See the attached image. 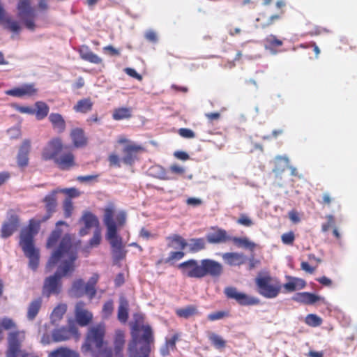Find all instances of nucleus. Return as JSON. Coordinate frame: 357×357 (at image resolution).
<instances>
[{
    "label": "nucleus",
    "instance_id": "obj_63",
    "mask_svg": "<svg viewBox=\"0 0 357 357\" xmlns=\"http://www.w3.org/2000/svg\"><path fill=\"white\" fill-rule=\"evenodd\" d=\"M169 171L172 173H174V174H178V175H182L185 172V168H183V167L177 165V164L172 165L169 167Z\"/></svg>",
    "mask_w": 357,
    "mask_h": 357
},
{
    "label": "nucleus",
    "instance_id": "obj_9",
    "mask_svg": "<svg viewBox=\"0 0 357 357\" xmlns=\"http://www.w3.org/2000/svg\"><path fill=\"white\" fill-rule=\"evenodd\" d=\"M224 294L227 298L235 300L241 306L257 305L260 303V300L257 297L238 291L234 287H225Z\"/></svg>",
    "mask_w": 357,
    "mask_h": 357
},
{
    "label": "nucleus",
    "instance_id": "obj_49",
    "mask_svg": "<svg viewBox=\"0 0 357 357\" xmlns=\"http://www.w3.org/2000/svg\"><path fill=\"white\" fill-rule=\"evenodd\" d=\"M229 316V312L226 311H216L208 314L207 318L209 321H213L222 319Z\"/></svg>",
    "mask_w": 357,
    "mask_h": 357
},
{
    "label": "nucleus",
    "instance_id": "obj_45",
    "mask_svg": "<svg viewBox=\"0 0 357 357\" xmlns=\"http://www.w3.org/2000/svg\"><path fill=\"white\" fill-rule=\"evenodd\" d=\"M324 207H330L335 202V197L329 192H325L321 195V199L318 201Z\"/></svg>",
    "mask_w": 357,
    "mask_h": 357
},
{
    "label": "nucleus",
    "instance_id": "obj_32",
    "mask_svg": "<svg viewBox=\"0 0 357 357\" xmlns=\"http://www.w3.org/2000/svg\"><path fill=\"white\" fill-rule=\"evenodd\" d=\"M33 109L35 111L33 114L36 115V118L38 120H43L48 115L50 107L45 102L37 101Z\"/></svg>",
    "mask_w": 357,
    "mask_h": 357
},
{
    "label": "nucleus",
    "instance_id": "obj_29",
    "mask_svg": "<svg viewBox=\"0 0 357 357\" xmlns=\"http://www.w3.org/2000/svg\"><path fill=\"white\" fill-rule=\"evenodd\" d=\"M129 303L125 297H121L119 299V305L118 307V319L121 323H126L128 319Z\"/></svg>",
    "mask_w": 357,
    "mask_h": 357
},
{
    "label": "nucleus",
    "instance_id": "obj_16",
    "mask_svg": "<svg viewBox=\"0 0 357 357\" xmlns=\"http://www.w3.org/2000/svg\"><path fill=\"white\" fill-rule=\"evenodd\" d=\"M81 221L84 222V227L81 228L79 234L83 236L89 234V231L92 227H99V220L96 215L90 211H85L81 218Z\"/></svg>",
    "mask_w": 357,
    "mask_h": 357
},
{
    "label": "nucleus",
    "instance_id": "obj_17",
    "mask_svg": "<svg viewBox=\"0 0 357 357\" xmlns=\"http://www.w3.org/2000/svg\"><path fill=\"white\" fill-rule=\"evenodd\" d=\"M19 226V218L18 216L11 213L8 218V220L5 222L1 227V236L2 238H8L10 236L15 230H17Z\"/></svg>",
    "mask_w": 357,
    "mask_h": 357
},
{
    "label": "nucleus",
    "instance_id": "obj_18",
    "mask_svg": "<svg viewBox=\"0 0 357 357\" xmlns=\"http://www.w3.org/2000/svg\"><path fill=\"white\" fill-rule=\"evenodd\" d=\"M213 229V231L208 233L206 236V240L209 243L219 244L230 241L231 236L227 234L226 230L221 228Z\"/></svg>",
    "mask_w": 357,
    "mask_h": 357
},
{
    "label": "nucleus",
    "instance_id": "obj_57",
    "mask_svg": "<svg viewBox=\"0 0 357 357\" xmlns=\"http://www.w3.org/2000/svg\"><path fill=\"white\" fill-rule=\"evenodd\" d=\"M135 322L132 324V330L138 331L139 330L140 324L143 322L144 317L139 314H134Z\"/></svg>",
    "mask_w": 357,
    "mask_h": 357
},
{
    "label": "nucleus",
    "instance_id": "obj_22",
    "mask_svg": "<svg viewBox=\"0 0 357 357\" xmlns=\"http://www.w3.org/2000/svg\"><path fill=\"white\" fill-rule=\"evenodd\" d=\"M70 137L74 146L82 148L87 144V137L84 130L81 128H73L70 132Z\"/></svg>",
    "mask_w": 357,
    "mask_h": 357
},
{
    "label": "nucleus",
    "instance_id": "obj_56",
    "mask_svg": "<svg viewBox=\"0 0 357 357\" xmlns=\"http://www.w3.org/2000/svg\"><path fill=\"white\" fill-rule=\"evenodd\" d=\"M99 176V174L79 176L77 177L76 180L81 183L97 181Z\"/></svg>",
    "mask_w": 357,
    "mask_h": 357
},
{
    "label": "nucleus",
    "instance_id": "obj_40",
    "mask_svg": "<svg viewBox=\"0 0 357 357\" xmlns=\"http://www.w3.org/2000/svg\"><path fill=\"white\" fill-rule=\"evenodd\" d=\"M84 281L82 279L75 280L72 284L70 293L72 296L79 298L84 295Z\"/></svg>",
    "mask_w": 357,
    "mask_h": 357
},
{
    "label": "nucleus",
    "instance_id": "obj_47",
    "mask_svg": "<svg viewBox=\"0 0 357 357\" xmlns=\"http://www.w3.org/2000/svg\"><path fill=\"white\" fill-rule=\"evenodd\" d=\"M70 336L74 337L75 340H77L80 337V333L74 322L68 320V338H70Z\"/></svg>",
    "mask_w": 357,
    "mask_h": 357
},
{
    "label": "nucleus",
    "instance_id": "obj_35",
    "mask_svg": "<svg viewBox=\"0 0 357 357\" xmlns=\"http://www.w3.org/2000/svg\"><path fill=\"white\" fill-rule=\"evenodd\" d=\"M192 253L198 252L206 248V241L204 238H191L188 244Z\"/></svg>",
    "mask_w": 357,
    "mask_h": 357
},
{
    "label": "nucleus",
    "instance_id": "obj_19",
    "mask_svg": "<svg viewBox=\"0 0 357 357\" xmlns=\"http://www.w3.org/2000/svg\"><path fill=\"white\" fill-rule=\"evenodd\" d=\"M222 258L230 266H240L247 261L246 256L241 252H225L222 255Z\"/></svg>",
    "mask_w": 357,
    "mask_h": 357
},
{
    "label": "nucleus",
    "instance_id": "obj_55",
    "mask_svg": "<svg viewBox=\"0 0 357 357\" xmlns=\"http://www.w3.org/2000/svg\"><path fill=\"white\" fill-rule=\"evenodd\" d=\"M88 295L89 299H92L96 294V287L89 284H84V294Z\"/></svg>",
    "mask_w": 357,
    "mask_h": 357
},
{
    "label": "nucleus",
    "instance_id": "obj_3",
    "mask_svg": "<svg viewBox=\"0 0 357 357\" xmlns=\"http://www.w3.org/2000/svg\"><path fill=\"white\" fill-rule=\"evenodd\" d=\"M67 240L63 237L58 249L48 261L46 268L51 271L52 268L60 263L58 270L53 275L45 278L43 287V294L50 297L52 294H59L61 290V278L67 274Z\"/></svg>",
    "mask_w": 357,
    "mask_h": 357
},
{
    "label": "nucleus",
    "instance_id": "obj_34",
    "mask_svg": "<svg viewBox=\"0 0 357 357\" xmlns=\"http://www.w3.org/2000/svg\"><path fill=\"white\" fill-rule=\"evenodd\" d=\"M176 314L178 317L184 319H188L190 317L199 314L197 306L190 305L183 308H179L176 310Z\"/></svg>",
    "mask_w": 357,
    "mask_h": 357
},
{
    "label": "nucleus",
    "instance_id": "obj_51",
    "mask_svg": "<svg viewBox=\"0 0 357 357\" xmlns=\"http://www.w3.org/2000/svg\"><path fill=\"white\" fill-rule=\"evenodd\" d=\"M282 241L285 245H292L295 240V235L293 231L284 233L281 236Z\"/></svg>",
    "mask_w": 357,
    "mask_h": 357
},
{
    "label": "nucleus",
    "instance_id": "obj_27",
    "mask_svg": "<svg viewBox=\"0 0 357 357\" xmlns=\"http://www.w3.org/2000/svg\"><path fill=\"white\" fill-rule=\"evenodd\" d=\"M167 247L176 250H183L188 245L186 241L178 234H174L166 238Z\"/></svg>",
    "mask_w": 357,
    "mask_h": 357
},
{
    "label": "nucleus",
    "instance_id": "obj_38",
    "mask_svg": "<svg viewBox=\"0 0 357 357\" xmlns=\"http://www.w3.org/2000/svg\"><path fill=\"white\" fill-rule=\"evenodd\" d=\"M230 241H232L236 246L239 248H245L253 250L255 248V243L249 241L246 237H232L231 236Z\"/></svg>",
    "mask_w": 357,
    "mask_h": 357
},
{
    "label": "nucleus",
    "instance_id": "obj_41",
    "mask_svg": "<svg viewBox=\"0 0 357 357\" xmlns=\"http://www.w3.org/2000/svg\"><path fill=\"white\" fill-rule=\"evenodd\" d=\"M67 310L66 305L64 304L59 305L52 311L51 314V320L53 324L59 321Z\"/></svg>",
    "mask_w": 357,
    "mask_h": 357
},
{
    "label": "nucleus",
    "instance_id": "obj_61",
    "mask_svg": "<svg viewBox=\"0 0 357 357\" xmlns=\"http://www.w3.org/2000/svg\"><path fill=\"white\" fill-rule=\"evenodd\" d=\"M15 108L17 111L22 114H33L35 111L33 109H32L30 107L27 106H20V105H15Z\"/></svg>",
    "mask_w": 357,
    "mask_h": 357
},
{
    "label": "nucleus",
    "instance_id": "obj_44",
    "mask_svg": "<svg viewBox=\"0 0 357 357\" xmlns=\"http://www.w3.org/2000/svg\"><path fill=\"white\" fill-rule=\"evenodd\" d=\"M67 339V330L65 328L55 329L52 331V340L55 342L65 341Z\"/></svg>",
    "mask_w": 357,
    "mask_h": 357
},
{
    "label": "nucleus",
    "instance_id": "obj_31",
    "mask_svg": "<svg viewBox=\"0 0 357 357\" xmlns=\"http://www.w3.org/2000/svg\"><path fill=\"white\" fill-rule=\"evenodd\" d=\"M77 245L73 246L70 243V238L68 237V275L74 271L75 266L74 261L77 258Z\"/></svg>",
    "mask_w": 357,
    "mask_h": 357
},
{
    "label": "nucleus",
    "instance_id": "obj_48",
    "mask_svg": "<svg viewBox=\"0 0 357 357\" xmlns=\"http://www.w3.org/2000/svg\"><path fill=\"white\" fill-rule=\"evenodd\" d=\"M185 253L183 250L171 252L168 257L165 259L166 263H170L175 261H178L183 258Z\"/></svg>",
    "mask_w": 357,
    "mask_h": 357
},
{
    "label": "nucleus",
    "instance_id": "obj_62",
    "mask_svg": "<svg viewBox=\"0 0 357 357\" xmlns=\"http://www.w3.org/2000/svg\"><path fill=\"white\" fill-rule=\"evenodd\" d=\"M113 311V303L112 301H107L104 305L102 307V312L103 314L108 317L109 316Z\"/></svg>",
    "mask_w": 357,
    "mask_h": 357
},
{
    "label": "nucleus",
    "instance_id": "obj_24",
    "mask_svg": "<svg viewBox=\"0 0 357 357\" xmlns=\"http://www.w3.org/2000/svg\"><path fill=\"white\" fill-rule=\"evenodd\" d=\"M293 300L305 305H312L320 301L321 297L310 292H300L294 295Z\"/></svg>",
    "mask_w": 357,
    "mask_h": 357
},
{
    "label": "nucleus",
    "instance_id": "obj_1",
    "mask_svg": "<svg viewBox=\"0 0 357 357\" xmlns=\"http://www.w3.org/2000/svg\"><path fill=\"white\" fill-rule=\"evenodd\" d=\"M63 192L67 195V188L56 189L45 197L43 202L45 204L47 215L40 220L31 219L27 227L23 228L20 232V245L24 255L29 259V266L33 270H36L39 264V250L34 245V236L38 234L40 225L42 222L49 219L55 211L56 207V194Z\"/></svg>",
    "mask_w": 357,
    "mask_h": 357
},
{
    "label": "nucleus",
    "instance_id": "obj_23",
    "mask_svg": "<svg viewBox=\"0 0 357 357\" xmlns=\"http://www.w3.org/2000/svg\"><path fill=\"white\" fill-rule=\"evenodd\" d=\"M287 282L283 284V288L286 292H294L297 289H302L306 286L304 280L296 277L287 275L286 276Z\"/></svg>",
    "mask_w": 357,
    "mask_h": 357
},
{
    "label": "nucleus",
    "instance_id": "obj_28",
    "mask_svg": "<svg viewBox=\"0 0 357 357\" xmlns=\"http://www.w3.org/2000/svg\"><path fill=\"white\" fill-rule=\"evenodd\" d=\"M42 303L43 300L40 297L33 300L29 303L26 313V318L29 321H33L35 319L42 307Z\"/></svg>",
    "mask_w": 357,
    "mask_h": 357
},
{
    "label": "nucleus",
    "instance_id": "obj_37",
    "mask_svg": "<svg viewBox=\"0 0 357 357\" xmlns=\"http://www.w3.org/2000/svg\"><path fill=\"white\" fill-rule=\"evenodd\" d=\"M289 162V159L287 157L283 156H277L275 158L274 163L275 167L273 168V172L276 174H280L283 172L286 167L288 165Z\"/></svg>",
    "mask_w": 357,
    "mask_h": 357
},
{
    "label": "nucleus",
    "instance_id": "obj_21",
    "mask_svg": "<svg viewBox=\"0 0 357 357\" xmlns=\"http://www.w3.org/2000/svg\"><path fill=\"white\" fill-rule=\"evenodd\" d=\"M79 54L80 58L84 61L90 62L94 64H101L102 63V59L96 54L93 53L89 46L87 45H82L79 48Z\"/></svg>",
    "mask_w": 357,
    "mask_h": 357
},
{
    "label": "nucleus",
    "instance_id": "obj_10",
    "mask_svg": "<svg viewBox=\"0 0 357 357\" xmlns=\"http://www.w3.org/2000/svg\"><path fill=\"white\" fill-rule=\"evenodd\" d=\"M17 9L18 10L17 16L23 21L25 26L28 29L33 31L36 27L34 22L36 13L31 6V1L20 0L17 3Z\"/></svg>",
    "mask_w": 357,
    "mask_h": 357
},
{
    "label": "nucleus",
    "instance_id": "obj_52",
    "mask_svg": "<svg viewBox=\"0 0 357 357\" xmlns=\"http://www.w3.org/2000/svg\"><path fill=\"white\" fill-rule=\"evenodd\" d=\"M327 222L322 224L321 230L323 232H326L329 229L335 225V218L332 215H326Z\"/></svg>",
    "mask_w": 357,
    "mask_h": 357
},
{
    "label": "nucleus",
    "instance_id": "obj_6",
    "mask_svg": "<svg viewBox=\"0 0 357 357\" xmlns=\"http://www.w3.org/2000/svg\"><path fill=\"white\" fill-rule=\"evenodd\" d=\"M106 328L104 323H99L88 328L84 343L82 347L83 353H91L92 357H112V348L104 340Z\"/></svg>",
    "mask_w": 357,
    "mask_h": 357
},
{
    "label": "nucleus",
    "instance_id": "obj_14",
    "mask_svg": "<svg viewBox=\"0 0 357 357\" xmlns=\"http://www.w3.org/2000/svg\"><path fill=\"white\" fill-rule=\"evenodd\" d=\"M93 314L85 308V303L82 301L78 302L75 308V319L77 324L84 327L89 325L93 321Z\"/></svg>",
    "mask_w": 357,
    "mask_h": 357
},
{
    "label": "nucleus",
    "instance_id": "obj_50",
    "mask_svg": "<svg viewBox=\"0 0 357 357\" xmlns=\"http://www.w3.org/2000/svg\"><path fill=\"white\" fill-rule=\"evenodd\" d=\"M48 357H67V347H61L49 353Z\"/></svg>",
    "mask_w": 357,
    "mask_h": 357
},
{
    "label": "nucleus",
    "instance_id": "obj_11",
    "mask_svg": "<svg viewBox=\"0 0 357 357\" xmlns=\"http://www.w3.org/2000/svg\"><path fill=\"white\" fill-rule=\"evenodd\" d=\"M24 333L15 331L10 333L8 337V348L6 353V357H28L29 354L25 350L21 349V343L24 339Z\"/></svg>",
    "mask_w": 357,
    "mask_h": 357
},
{
    "label": "nucleus",
    "instance_id": "obj_53",
    "mask_svg": "<svg viewBox=\"0 0 357 357\" xmlns=\"http://www.w3.org/2000/svg\"><path fill=\"white\" fill-rule=\"evenodd\" d=\"M236 222L245 227H250L253 225L252 220L245 214H241Z\"/></svg>",
    "mask_w": 357,
    "mask_h": 357
},
{
    "label": "nucleus",
    "instance_id": "obj_46",
    "mask_svg": "<svg viewBox=\"0 0 357 357\" xmlns=\"http://www.w3.org/2000/svg\"><path fill=\"white\" fill-rule=\"evenodd\" d=\"M305 323L310 326L317 327L322 324V319L314 314H309L305 317Z\"/></svg>",
    "mask_w": 357,
    "mask_h": 357
},
{
    "label": "nucleus",
    "instance_id": "obj_20",
    "mask_svg": "<svg viewBox=\"0 0 357 357\" xmlns=\"http://www.w3.org/2000/svg\"><path fill=\"white\" fill-rule=\"evenodd\" d=\"M31 149V142L29 139H24L20 147L17 157L18 166L24 167L29 163V153Z\"/></svg>",
    "mask_w": 357,
    "mask_h": 357
},
{
    "label": "nucleus",
    "instance_id": "obj_43",
    "mask_svg": "<svg viewBox=\"0 0 357 357\" xmlns=\"http://www.w3.org/2000/svg\"><path fill=\"white\" fill-rule=\"evenodd\" d=\"M1 22H3L5 29L15 33H17L20 30V26L19 23L12 20L10 17H7L5 20L3 18Z\"/></svg>",
    "mask_w": 357,
    "mask_h": 357
},
{
    "label": "nucleus",
    "instance_id": "obj_4",
    "mask_svg": "<svg viewBox=\"0 0 357 357\" xmlns=\"http://www.w3.org/2000/svg\"><path fill=\"white\" fill-rule=\"evenodd\" d=\"M143 335L137 340L133 335L132 342L128 345L129 357H149L151 351L150 344L153 342V334L150 326H142ZM114 351L116 357H123L122 351L125 344V334L118 330L115 333Z\"/></svg>",
    "mask_w": 357,
    "mask_h": 357
},
{
    "label": "nucleus",
    "instance_id": "obj_64",
    "mask_svg": "<svg viewBox=\"0 0 357 357\" xmlns=\"http://www.w3.org/2000/svg\"><path fill=\"white\" fill-rule=\"evenodd\" d=\"M144 36L147 40L151 43H156V41L158 40L157 34L153 30H149L146 31Z\"/></svg>",
    "mask_w": 357,
    "mask_h": 357
},
{
    "label": "nucleus",
    "instance_id": "obj_2",
    "mask_svg": "<svg viewBox=\"0 0 357 357\" xmlns=\"http://www.w3.org/2000/svg\"><path fill=\"white\" fill-rule=\"evenodd\" d=\"M103 222L107 228L106 238L111 245L113 259L115 261H120L126 257L127 250L118 230L125 225L126 214L124 211L115 214L114 207L108 206L104 210Z\"/></svg>",
    "mask_w": 357,
    "mask_h": 357
},
{
    "label": "nucleus",
    "instance_id": "obj_42",
    "mask_svg": "<svg viewBox=\"0 0 357 357\" xmlns=\"http://www.w3.org/2000/svg\"><path fill=\"white\" fill-rule=\"evenodd\" d=\"M101 230L100 228L95 229L92 238L89 240V243L84 250H86L89 248L97 247L101 242Z\"/></svg>",
    "mask_w": 357,
    "mask_h": 357
},
{
    "label": "nucleus",
    "instance_id": "obj_8",
    "mask_svg": "<svg viewBox=\"0 0 357 357\" xmlns=\"http://www.w3.org/2000/svg\"><path fill=\"white\" fill-rule=\"evenodd\" d=\"M63 149V145L61 139L54 138L43 149L42 158L44 160H54L60 169H66L67 168V154L62 155L61 158H58Z\"/></svg>",
    "mask_w": 357,
    "mask_h": 357
},
{
    "label": "nucleus",
    "instance_id": "obj_5",
    "mask_svg": "<svg viewBox=\"0 0 357 357\" xmlns=\"http://www.w3.org/2000/svg\"><path fill=\"white\" fill-rule=\"evenodd\" d=\"M182 275L190 278H203L207 275L219 278L223 273L222 265L213 259H204L200 261L191 259L178 265Z\"/></svg>",
    "mask_w": 357,
    "mask_h": 357
},
{
    "label": "nucleus",
    "instance_id": "obj_30",
    "mask_svg": "<svg viewBox=\"0 0 357 357\" xmlns=\"http://www.w3.org/2000/svg\"><path fill=\"white\" fill-rule=\"evenodd\" d=\"M66 222L64 221H59L56 224V228L51 233L49 236L47 242V247L50 248L55 246L58 242V241L61 238L62 234V230L59 228L60 225H65Z\"/></svg>",
    "mask_w": 357,
    "mask_h": 357
},
{
    "label": "nucleus",
    "instance_id": "obj_59",
    "mask_svg": "<svg viewBox=\"0 0 357 357\" xmlns=\"http://www.w3.org/2000/svg\"><path fill=\"white\" fill-rule=\"evenodd\" d=\"M108 161L109 162V166H111V167H121L120 158L115 153H112L109 155Z\"/></svg>",
    "mask_w": 357,
    "mask_h": 357
},
{
    "label": "nucleus",
    "instance_id": "obj_25",
    "mask_svg": "<svg viewBox=\"0 0 357 357\" xmlns=\"http://www.w3.org/2000/svg\"><path fill=\"white\" fill-rule=\"evenodd\" d=\"M283 45V41L273 34H270L264 40V45L266 50H268L272 54L278 52V48Z\"/></svg>",
    "mask_w": 357,
    "mask_h": 357
},
{
    "label": "nucleus",
    "instance_id": "obj_12",
    "mask_svg": "<svg viewBox=\"0 0 357 357\" xmlns=\"http://www.w3.org/2000/svg\"><path fill=\"white\" fill-rule=\"evenodd\" d=\"M278 9L281 10L279 13L272 15L266 17L265 14H259L256 19V27L259 29H266L273 25L276 21L280 20L284 13L283 8L286 6V2L284 0H278L275 3Z\"/></svg>",
    "mask_w": 357,
    "mask_h": 357
},
{
    "label": "nucleus",
    "instance_id": "obj_15",
    "mask_svg": "<svg viewBox=\"0 0 357 357\" xmlns=\"http://www.w3.org/2000/svg\"><path fill=\"white\" fill-rule=\"evenodd\" d=\"M125 155L122 158L123 163L128 165H132L136 160H137V155L141 152H145L146 149L138 144H130L126 146L123 150Z\"/></svg>",
    "mask_w": 357,
    "mask_h": 357
},
{
    "label": "nucleus",
    "instance_id": "obj_39",
    "mask_svg": "<svg viewBox=\"0 0 357 357\" xmlns=\"http://www.w3.org/2000/svg\"><path fill=\"white\" fill-rule=\"evenodd\" d=\"M208 340L217 349H223L226 347L227 342L220 335L215 333H211L208 335Z\"/></svg>",
    "mask_w": 357,
    "mask_h": 357
},
{
    "label": "nucleus",
    "instance_id": "obj_60",
    "mask_svg": "<svg viewBox=\"0 0 357 357\" xmlns=\"http://www.w3.org/2000/svg\"><path fill=\"white\" fill-rule=\"evenodd\" d=\"M179 335L178 333L174 334L170 339L166 340L165 346L174 350L176 349V343L178 340Z\"/></svg>",
    "mask_w": 357,
    "mask_h": 357
},
{
    "label": "nucleus",
    "instance_id": "obj_26",
    "mask_svg": "<svg viewBox=\"0 0 357 357\" xmlns=\"http://www.w3.org/2000/svg\"><path fill=\"white\" fill-rule=\"evenodd\" d=\"M93 104V102L90 98H82L77 102L73 106V109L76 113L85 114L92 111Z\"/></svg>",
    "mask_w": 357,
    "mask_h": 357
},
{
    "label": "nucleus",
    "instance_id": "obj_13",
    "mask_svg": "<svg viewBox=\"0 0 357 357\" xmlns=\"http://www.w3.org/2000/svg\"><path fill=\"white\" fill-rule=\"evenodd\" d=\"M38 89L34 83L24 84L20 86L7 90L5 93L8 96L23 98L33 97L37 95Z\"/></svg>",
    "mask_w": 357,
    "mask_h": 357
},
{
    "label": "nucleus",
    "instance_id": "obj_36",
    "mask_svg": "<svg viewBox=\"0 0 357 357\" xmlns=\"http://www.w3.org/2000/svg\"><path fill=\"white\" fill-rule=\"evenodd\" d=\"M49 119L54 129H57L60 132L65 130V121L59 114L52 113L49 116Z\"/></svg>",
    "mask_w": 357,
    "mask_h": 357
},
{
    "label": "nucleus",
    "instance_id": "obj_54",
    "mask_svg": "<svg viewBox=\"0 0 357 357\" xmlns=\"http://www.w3.org/2000/svg\"><path fill=\"white\" fill-rule=\"evenodd\" d=\"M1 328L5 330L14 329L16 328L15 322L10 318L5 317L2 319Z\"/></svg>",
    "mask_w": 357,
    "mask_h": 357
},
{
    "label": "nucleus",
    "instance_id": "obj_7",
    "mask_svg": "<svg viewBox=\"0 0 357 357\" xmlns=\"http://www.w3.org/2000/svg\"><path fill=\"white\" fill-rule=\"evenodd\" d=\"M257 292L268 299L276 298L281 291L282 285L275 278L270 275H259L255 280Z\"/></svg>",
    "mask_w": 357,
    "mask_h": 357
},
{
    "label": "nucleus",
    "instance_id": "obj_58",
    "mask_svg": "<svg viewBox=\"0 0 357 357\" xmlns=\"http://www.w3.org/2000/svg\"><path fill=\"white\" fill-rule=\"evenodd\" d=\"M178 134L184 138L191 139L195 137V132L189 128H180Z\"/></svg>",
    "mask_w": 357,
    "mask_h": 357
},
{
    "label": "nucleus",
    "instance_id": "obj_33",
    "mask_svg": "<svg viewBox=\"0 0 357 357\" xmlns=\"http://www.w3.org/2000/svg\"><path fill=\"white\" fill-rule=\"evenodd\" d=\"M132 116V109L130 107H119L114 109L112 119L116 121L128 119Z\"/></svg>",
    "mask_w": 357,
    "mask_h": 357
}]
</instances>
